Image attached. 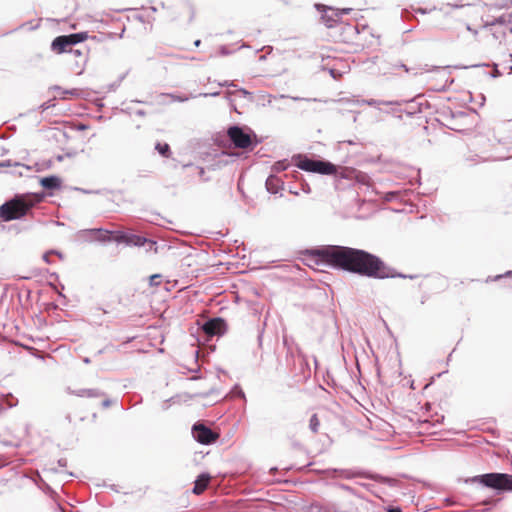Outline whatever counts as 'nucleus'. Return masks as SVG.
<instances>
[{"mask_svg":"<svg viewBox=\"0 0 512 512\" xmlns=\"http://www.w3.org/2000/svg\"><path fill=\"white\" fill-rule=\"evenodd\" d=\"M310 261L316 265L326 264L368 278L384 279L391 270L376 255L362 249L328 245L307 251Z\"/></svg>","mask_w":512,"mask_h":512,"instance_id":"1","label":"nucleus"},{"mask_svg":"<svg viewBox=\"0 0 512 512\" xmlns=\"http://www.w3.org/2000/svg\"><path fill=\"white\" fill-rule=\"evenodd\" d=\"M42 197L38 194L25 193L15 195L0 206V220L9 222L27 216L32 208L40 203Z\"/></svg>","mask_w":512,"mask_h":512,"instance_id":"2","label":"nucleus"},{"mask_svg":"<svg viewBox=\"0 0 512 512\" xmlns=\"http://www.w3.org/2000/svg\"><path fill=\"white\" fill-rule=\"evenodd\" d=\"M488 488L498 491H512V475L505 473H487L473 478Z\"/></svg>","mask_w":512,"mask_h":512,"instance_id":"3","label":"nucleus"},{"mask_svg":"<svg viewBox=\"0 0 512 512\" xmlns=\"http://www.w3.org/2000/svg\"><path fill=\"white\" fill-rule=\"evenodd\" d=\"M297 167L308 172H315L323 175H333L337 173V167L326 161L312 160L307 157L299 156Z\"/></svg>","mask_w":512,"mask_h":512,"instance_id":"4","label":"nucleus"},{"mask_svg":"<svg viewBox=\"0 0 512 512\" xmlns=\"http://www.w3.org/2000/svg\"><path fill=\"white\" fill-rule=\"evenodd\" d=\"M87 39L86 33H74L70 35H62L56 37L51 44V49L57 53L62 54L71 52V46L80 43Z\"/></svg>","mask_w":512,"mask_h":512,"instance_id":"5","label":"nucleus"},{"mask_svg":"<svg viewBox=\"0 0 512 512\" xmlns=\"http://www.w3.org/2000/svg\"><path fill=\"white\" fill-rule=\"evenodd\" d=\"M227 135L237 148L247 149L252 145L251 136L238 126L230 127L227 131Z\"/></svg>","mask_w":512,"mask_h":512,"instance_id":"6","label":"nucleus"},{"mask_svg":"<svg viewBox=\"0 0 512 512\" xmlns=\"http://www.w3.org/2000/svg\"><path fill=\"white\" fill-rule=\"evenodd\" d=\"M192 430L194 438L201 444L208 445L214 443L219 438L218 433L213 432L210 428L201 423L195 424Z\"/></svg>","mask_w":512,"mask_h":512,"instance_id":"7","label":"nucleus"},{"mask_svg":"<svg viewBox=\"0 0 512 512\" xmlns=\"http://www.w3.org/2000/svg\"><path fill=\"white\" fill-rule=\"evenodd\" d=\"M203 331L208 336H215V335H221L226 330V324L225 321L221 318H214L209 321H207L203 327Z\"/></svg>","mask_w":512,"mask_h":512,"instance_id":"8","label":"nucleus"},{"mask_svg":"<svg viewBox=\"0 0 512 512\" xmlns=\"http://www.w3.org/2000/svg\"><path fill=\"white\" fill-rule=\"evenodd\" d=\"M125 244L128 246L138 247L149 245V251L157 253L156 242L140 235L127 233Z\"/></svg>","mask_w":512,"mask_h":512,"instance_id":"9","label":"nucleus"},{"mask_svg":"<svg viewBox=\"0 0 512 512\" xmlns=\"http://www.w3.org/2000/svg\"><path fill=\"white\" fill-rule=\"evenodd\" d=\"M210 480H211V476L208 474L199 475L195 481L193 493L196 495L202 494L206 490Z\"/></svg>","mask_w":512,"mask_h":512,"instance_id":"10","label":"nucleus"},{"mask_svg":"<svg viewBox=\"0 0 512 512\" xmlns=\"http://www.w3.org/2000/svg\"><path fill=\"white\" fill-rule=\"evenodd\" d=\"M54 98L60 99H71L72 97L78 96L79 92L77 89L63 90L61 87L55 86L52 88Z\"/></svg>","mask_w":512,"mask_h":512,"instance_id":"11","label":"nucleus"},{"mask_svg":"<svg viewBox=\"0 0 512 512\" xmlns=\"http://www.w3.org/2000/svg\"><path fill=\"white\" fill-rule=\"evenodd\" d=\"M41 185L46 189H56L61 185V181L56 176L44 177L40 181Z\"/></svg>","mask_w":512,"mask_h":512,"instance_id":"12","label":"nucleus"},{"mask_svg":"<svg viewBox=\"0 0 512 512\" xmlns=\"http://www.w3.org/2000/svg\"><path fill=\"white\" fill-rule=\"evenodd\" d=\"M155 149L166 158L171 156L170 146L167 143H157Z\"/></svg>","mask_w":512,"mask_h":512,"instance_id":"13","label":"nucleus"},{"mask_svg":"<svg viewBox=\"0 0 512 512\" xmlns=\"http://www.w3.org/2000/svg\"><path fill=\"white\" fill-rule=\"evenodd\" d=\"M96 233L98 234L97 235L98 240L104 241V242L112 241V236H111L112 231L105 230V229H98V230H96Z\"/></svg>","mask_w":512,"mask_h":512,"instance_id":"14","label":"nucleus"},{"mask_svg":"<svg viewBox=\"0 0 512 512\" xmlns=\"http://www.w3.org/2000/svg\"><path fill=\"white\" fill-rule=\"evenodd\" d=\"M112 241H115L117 243H124L126 241L127 232L124 231H112Z\"/></svg>","mask_w":512,"mask_h":512,"instance_id":"15","label":"nucleus"},{"mask_svg":"<svg viewBox=\"0 0 512 512\" xmlns=\"http://www.w3.org/2000/svg\"><path fill=\"white\" fill-rule=\"evenodd\" d=\"M338 174V172L336 173ZM356 170L352 168H342L339 172V176L346 179H354Z\"/></svg>","mask_w":512,"mask_h":512,"instance_id":"16","label":"nucleus"},{"mask_svg":"<svg viewBox=\"0 0 512 512\" xmlns=\"http://www.w3.org/2000/svg\"><path fill=\"white\" fill-rule=\"evenodd\" d=\"M81 395L86 397L98 398L103 394L98 389H83L81 390Z\"/></svg>","mask_w":512,"mask_h":512,"instance_id":"17","label":"nucleus"},{"mask_svg":"<svg viewBox=\"0 0 512 512\" xmlns=\"http://www.w3.org/2000/svg\"><path fill=\"white\" fill-rule=\"evenodd\" d=\"M320 426V420L316 414H313L309 421V427L312 432L317 433Z\"/></svg>","mask_w":512,"mask_h":512,"instance_id":"18","label":"nucleus"},{"mask_svg":"<svg viewBox=\"0 0 512 512\" xmlns=\"http://www.w3.org/2000/svg\"><path fill=\"white\" fill-rule=\"evenodd\" d=\"M288 168V163L286 161H278L274 164L273 170L275 172H281Z\"/></svg>","mask_w":512,"mask_h":512,"instance_id":"19","label":"nucleus"},{"mask_svg":"<svg viewBox=\"0 0 512 512\" xmlns=\"http://www.w3.org/2000/svg\"><path fill=\"white\" fill-rule=\"evenodd\" d=\"M161 275L154 274L149 277V283L151 286H158L161 283Z\"/></svg>","mask_w":512,"mask_h":512,"instance_id":"20","label":"nucleus"},{"mask_svg":"<svg viewBox=\"0 0 512 512\" xmlns=\"http://www.w3.org/2000/svg\"><path fill=\"white\" fill-rule=\"evenodd\" d=\"M366 178H367L366 174L361 173V172H359V171H357V170H356V174H355V176H354V179H356V180H357V181H359V182H363V183H365Z\"/></svg>","mask_w":512,"mask_h":512,"instance_id":"21","label":"nucleus"},{"mask_svg":"<svg viewBox=\"0 0 512 512\" xmlns=\"http://www.w3.org/2000/svg\"><path fill=\"white\" fill-rule=\"evenodd\" d=\"M505 21H506V20H505V18H504L503 16H500V17H498V18H495V20H493V21H485V24H486V25H489V24L493 25V24H495L496 22H497V23H505Z\"/></svg>","mask_w":512,"mask_h":512,"instance_id":"22","label":"nucleus"},{"mask_svg":"<svg viewBox=\"0 0 512 512\" xmlns=\"http://www.w3.org/2000/svg\"><path fill=\"white\" fill-rule=\"evenodd\" d=\"M507 6H508L507 1H505V2H503V3H495V4H494V7H495L496 9H499V10L504 9V8H506Z\"/></svg>","mask_w":512,"mask_h":512,"instance_id":"23","label":"nucleus"},{"mask_svg":"<svg viewBox=\"0 0 512 512\" xmlns=\"http://www.w3.org/2000/svg\"><path fill=\"white\" fill-rule=\"evenodd\" d=\"M54 254V252H46L44 255H43V260L46 262V263H50V256Z\"/></svg>","mask_w":512,"mask_h":512,"instance_id":"24","label":"nucleus"},{"mask_svg":"<svg viewBox=\"0 0 512 512\" xmlns=\"http://www.w3.org/2000/svg\"><path fill=\"white\" fill-rule=\"evenodd\" d=\"M71 52L75 53V55H78V56L82 55V52L78 49L72 50Z\"/></svg>","mask_w":512,"mask_h":512,"instance_id":"25","label":"nucleus"},{"mask_svg":"<svg viewBox=\"0 0 512 512\" xmlns=\"http://www.w3.org/2000/svg\"><path fill=\"white\" fill-rule=\"evenodd\" d=\"M350 11H351V9H350V8H348V9H343V10H342V13H344V14H348Z\"/></svg>","mask_w":512,"mask_h":512,"instance_id":"26","label":"nucleus"},{"mask_svg":"<svg viewBox=\"0 0 512 512\" xmlns=\"http://www.w3.org/2000/svg\"><path fill=\"white\" fill-rule=\"evenodd\" d=\"M200 44H201V41H200V40H196V41L194 42V45H195L196 47L200 46Z\"/></svg>","mask_w":512,"mask_h":512,"instance_id":"27","label":"nucleus"},{"mask_svg":"<svg viewBox=\"0 0 512 512\" xmlns=\"http://www.w3.org/2000/svg\"><path fill=\"white\" fill-rule=\"evenodd\" d=\"M203 174H204V169H203V168H201V169H200V175H203Z\"/></svg>","mask_w":512,"mask_h":512,"instance_id":"28","label":"nucleus"},{"mask_svg":"<svg viewBox=\"0 0 512 512\" xmlns=\"http://www.w3.org/2000/svg\"><path fill=\"white\" fill-rule=\"evenodd\" d=\"M390 512H400V511H394V510H392V511H390Z\"/></svg>","mask_w":512,"mask_h":512,"instance_id":"29","label":"nucleus"}]
</instances>
